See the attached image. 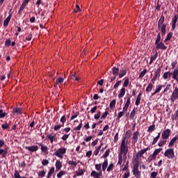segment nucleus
<instances>
[{"mask_svg":"<svg viewBox=\"0 0 178 178\" xmlns=\"http://www.w3.org/2000/svg\"><path fill=\"white\" fill-rule=\"evenodd\" d=\"M129 140L126 138H122L120 145V153L118 154V161L117 165H122L123 160L127 159V154H129Z\"/></svg>","mask_w":178,"mask_h":178,"instance_id":"f257e3e1","label":"nucleus"},{"mask_svg":"<svg viewBox=\"0 0 178 178\" xmlns=\"http://www.w3.org/2000/svg\"><path fill=\"white\" fill-rule=\"evenodd\" d=\"M132 163H133L132 172L134 176H135L136 178H140L141 170L138 169L140 166V160L138 159H135L132 161Z\"/></svg>","mask_w":178,"mask_h":178,"instance_id":"f03ea898","label":"nucleus"},{"mask_svg":"<svg viewBox=\"0 0 178 178\" xmlns=\"http://www.w3.org/2000/svg\"><path fill=\"white\" fill-rule=\"evenodd\" d=\"M163 23H165V17L163 15H161L158 22V28L161 31L162 37H163V35H165L166 34V24H165Z\"/></svg>","mask_w":178,"mask_h":178,"instance_id":"7ed1b4c3","label":"nucleus"},{"mask_svg":"<svg viewBox=\"0 0 178 178\" xmlns=\"http://www.w3.org/2000/svg\"><path fill=\"white\" fill-rule=\"evenodd\" d=\"M113 168H115V164L113 163H111L108 166V159H105L104 161L102 163V170L103 172H108V173H110L113 170Z\"/></svg>","mask_w":178,"mask_h":178,"instance_id":"20e7f679","label":"nucleus"},{"mask_svg":"<svg viewBox=\"0 0 178 178\" xmlns=\"http://www.w3.org/2000/svg\"><path fill=\"white\" fill-rule=\"evenodd\" d=\"M67 149L66 147L58 148L54 154L55 156L60 158V159H63V156L66 154Z\"/></svg>","mask_w":178,"mask_h":178,"instance_id":"39448f33","label":"nucleus"},{"mask_svg":"<svg viewBox=\"0 0 178 178\" xmlns=\"http://www.w3.org/2000/svg\"><path fill=\"white\" fill-rule=\"evenodd\" d=\"M46 140H49L50 141V144H54V143H58V134L51 133L48 134L46 136Z\"/></svg>","mask_w":178,"mask_h":178,"instance_id":"423d86ee","label":"nucleus"},{"mask_svg":"<svg viewBox=\"0 0 178 178\" xmlns=\"http://www.w3.org/2000/svg\"><path fill=\"white\" fill-rule=\"evenodd\" d=\"M164 156L168 159H173L175 158V149L173 148L167 149L164 152Z\"/></svg>","mask_w":178,"mask_h":178,"instance_id":"0eeeda50","label":"nucleus"},{"mask_svg":"<svg viewBox=\"0 0 178 178\" xmlns=\"http://www.w3.org/2000/svg\"><path fill=\"white\" fill-rule=\"evenodd\" d=\"M177 99H178V88L177 86H176L170 96V101L171 102H175Z\"/></svg>","mask_w":178,"mask_h":178,"instance_id":"6e6552de","label":"nucleus"},{"mask_svg":"<svg viewBox=\"0 0 178 178\" xmlns=\"http://www.w3.org/2000/svg\"><path fill=\"white\" fill-rule=\"evenodd\" d=\"M70 130H71L70 127H66L63 129V131L65 133V134H64L61 137V140H63V141H66L67 138H69V137L70 136V134H68V133L69 131H70Z\"/></svg>","mask_w":178,"mask_h":178,"instance_id":"1a4fd4ad","label":"nucleus"},{"mask_svg":"<svg viewBox=\"0 0 178 178\" xmlns=\"http://www.w3.org/2000/svg\"><path fill=\"white\" fill-rule=\"evenodd\" d=\"M170 137V129H167L164 130L161 134L162 140H168Z\"/></svg>","mask_w":178,"mask_h":178,"instance_id":"9d476101","label":"nucleus"},{"mask_svg":"<svg viewBox=\"0 0 178 178\" xmlns=\"http://www.w3.org/2000/svg\"><path fill=\"white\" fill-rule=\"evenodd\" d=\"M138 136H140V132L138 131H135L131 138L132 144H136L138 141Z\"/></svg>","mask_w":178,"mask_h":178,"instance_id":"9b49d317","label":"nucleus"},{"mask_svg":"<svg viewBox=\"0 0 178 178\" xmlns=\"http://www.w3.org/2000/svg\"><path fill=\"white\" fill-rule=\"evenodd\" d=\"M25 149H27V151H29V152H36V151H38V145L26 146L25 147Z\"/></svg>","mask_w":178,"mask_h":178,"instance_id":"f8f14e48","label":"nucleus"},{"mask_svg":"<svg viewBox=\"0 0 178 178\" xmlns=\"http://www.w3.org/2000/svg\"><path fill=\"white\" fill-rule=\"evenodd\" d=\"M90 176L94 178H101V176H102V171L98 172L95 170H92Z\"/></svg>","mask_w":178,"mask_h":178,"instance_id":"ddd939ff","label":"nucleus"},{"mask_svg":"<svg viewBox=\"0 0 178 178\" xmlns=\"http://www.w3.org/2000/svg\"><path fill=\"white\" fill-rule=\"evenodd\" d=\"M85 172H86V170L79 168L78 170H76L75 172V175L73 176V177L75 178V177H77L79 176H83V175H84Z\"/></svg>","mask_w":178,"mask_h":178,"instance_id":"4468645a","label":"nucleus"},{"mask_svg":"<svg viewBox=\"0 0 178 178\" xmlns=\"http://www.w3.org/2000/svg\"><path fill=\"white\" fill-rule=\"evenodd\" d=\"M162 87H165L163 85L159 84L156 86V89L153 93H152V97L154 95H156V94H159V92H161V90H162Z\"/></svg>","mask_w":178,"mask_h":178,"instance_id":"2eb2a0df","label":"nucleus"},{"mask_svg":"<svg viewBox=\"0 0 178 178\" xmlns=\"http://www.w3.org/2000/svg\"><path fill=\"white\" fill-rule=\"evenodd\" d=\"M131 98V96L127 98V102L125 103V105L123 107L124 112H127V111L129 109V106H130Z\"/></svg>","mask_w":178,"mask_h":178,"instance_id":"dca6fc26","label":"nucleus"},{"mask_svg":"<svg viewBox=\"0 0 178 178\" xmlns=\"http://www.w3.org/2000/svg\"><path fill=\"white\" fill-rule=\"evenodd\" d=\"M147 151H149V147L145 148L138 152V153L136 154V156H138V158H141L143 155H144V154L147 152Z\"/></svg>","mask_w":178,"mask_h":178,"instance_id":"f3484780","label":"nucleus"},{"mask_svg":"<svg viewBox=\"0 0 178 178\" xmlns=\"http://www.w3.org/2000/svg\"><path fill=\"white\" fill-rule=\"evenodd\" d=\"M178 15H175L172 20V30H175L176 29V23H177Z\"/></svg>","mask_w":178,"mask_h":178,"instance_id":"a211bd4d","label":"nucleus"},{"mask_svg":"<svg viewBox=\"0 0 178 178\" xmlns=\"http://www.w3.org/2000/svg\"><path fill=\"white\" fill-rule=\"evenodd\" d=\"M177 140H178V136L176 135L172 139L170 140V143L168 144V148H172V147L175 145Z\"/></svg>","mask_w":178,"mask_h":178,"instance_id":"6ab92c4d","label":"nucleus"},{"mask_svg":"<svg viewBox=\"0 0 178 178\" xmlns=\"http://www.w3.org/2000/svg\"><path fill=\"white\" fill-rule=\"evenodd\" d=\"M156 45V49H163L165 51V49L168 48L162 42H161L160 43H157V44Z\"/></svg>","mask_w":178,"mask_h":178,"instance_id":"aec40b11","label":"nucleus"},{"mask_svg":"<svg viewBox=\"0 0 178 178\" xmlns=\"http://www.w3.org/2000/svg\"><path fill=\"white\" fill-rule=\"evenodd\" d=\"M124 94H126V88H122L118 94L119 99H120L121 98H123V97H124Z\"/></svg>","mask_w":178,"mask_h":178,"instance_id":"412c9836","label":"nucleus"},{"mask_svg":"<svg viewBox=\"0 0 178 178\" xmlns=\"http://www.w3.org/2000/svg\"><path fill=\"white\" fill-rule=\"evenodd\" d=\"M56 172H59L62 169V163L60 161L58 160L56 162Z\"/></svg>","mask_w":178,"mask_h":178,"instance_id":"4be33fe9","label":"nucleus"},{"mask_svg":"<svg viewBox=\"0 0 178 178\" xmlns=\"http://www.w3.org/2000/svg\"><path fill=\"white\" fill-rule=\"evenodd\" d=\"M81 127H83V122H80L77 127H75L72 129V131L77 133V131H80L81 130Z\"/></svg>","mask_w":178,"mask_h":178,"instance_id":"5701e85b","label":"nucleus"},{"mask_svg":"<svg viewBox=\"0 0 178 178\" xmlns=\"http://www.w3.org/2000/svg\"><path fill=\"white\" fill-rule=\"evenodd\" d=\"M151 81L150 83L148 84L147 87L146 88V92H151L152 91V88H154V85Z\"/></svg>","mask_w":178,"mask_h":178,"instance_id":"b1692460","label":"nucleus"},{"mask_svg":"<svg viewBox=\"0 0 178 178\" xmlns=\"http://www.w3.org/2000/svg\"><path fill=\"white\" fill-rule=\"evenodd\" d=\"M38 145L41 147L40 149L42 152H44V154H47L48 152V146L44 145L41 143H38Z\"/></svg>","mask_w":178,"mask_h":178,"instance_id":"393cba45","label":"nucleus"},{"mask_svg":"<svg viewBox=\"0 0 178 178\" xmlns=\"http://www.w3.org/2000/svg\"><path fill=\"white\" fill-rule=\"evenodd\" d=\"M78 163H78L77 161H73V160H70V161H68V165H70V166L71 168H76V166H77Z\"/></svg>","mask_w":178,"mask_h":178,"instance_id":"a878e982","label":"nucleus"},{"mask_svg":"<svg viewBox=\"0 0 178 178\" xmlns=\"http://www.w3.org/2000/svg\"><path fill=\"white\" fill-rule=\"evenodd\" d=\"M12 17V15H9V16H8L6 19L3 22V26L4 27H8V25L9 24V22H10V19Z\"/></svg>","mask_w":178,"mask_h":178,"instance_id":"bb28decb","label":"nucleus"},{"mask_svg":"<svg viewBox=\"0 0 178 178\" xmlns=\"http://www.w3.org/2000/svg\"><path fill=\"white\" fill-rule=\"evenodd\" d=\"M103 143H100V145L97 147V149L93 152L94 155L97 156L99 154V151H101V148H102Z\"/></svg>","mask_w":178,"mask_h":178,"instance_id":"cd10ccee","label":"nucleus"},{"mask_svg":"<svg viewBox=\"0 0 178 178\" xmlns=\"http://www.w3.org/2000/svg\"><path fill=\"white\" fill-rule=\"evenodd\" d=\"M170 76H172V72H170V71L165 72L163 75V79L164 80H168V79H169Z\"/></svg>","mask_w":178,"mask_h":178,"instance_id":"c85d7f7f","label":"nucleus"},{"mask_svg":"<svg viewBox=\"0 0 178 178\" xmlns=\"http://www.w3.org/2000/svg\"><path fill=\"white\" fill-rule=\"evenodd\" d=\"M156 159V156L154 153L150 154L147 158V161L149 162H152V161H155Z\"/></svg>","mask_w":178,"mask_h":178,"instance_id":"c756f323","label":"nucleus"},{"mask_svg":"<svg viewBox=\"0 0 178 178\" xmlns=\"http://www.w3.org/2000/svg\"><path fill=\"white\" fill-rule=\"evenodd\" d=\"M168 142L167 139H161L159 143H158V145L159 147H163V145H165L166 144V143Z\"/></svg>","mask_w":178,"mask_h":178,"instance_id":"7c9ffc66","label":"nucleus"},{"mask_svg":"<svg viewBox=\"0 0 178 178\" xmlns=\"http://www.w3.org/2000/svg\"><path fill=\"white\" fill-rule=\"evenodd\" d=\"M141 93H139L138 95L137 96L136 102H135V105H136V106H138V105H140V102H141Z\"/></svg>","mask_w":178,"mask_h":178,"instance_id":"2f4dec72","label":"nucleus"},{"mask_svg":"<svg viewBox=\"0 0 178 178\" xmlns=\"http://www.w3.org/2000/svg\"><path fill=\"white\" fill-rule=\"evenodd\" d=\"M158 58V53H155L154 56H152L150 58L149 65H152L154 63V61Z\"/></svg>","mask_w":178,"mask_h":178,"instance_id":"473e14b6","label":"nucleus"},{"mask_svg":"<svg viewBox=\"0 0 178 178\" xmlns=\"http://www.w3.org/2000/svg\"><path fill=\"white\" fill-rule=\"evenodd\" d=\"M112 72H113V76H118L119 75V68L116 67H113L112 68Z\"/></svg>","mask_w":178,"mask_h":178,"instance_id":"72a5a7b5","label":"nucleus"},{"mask_svg":"<svg viewBox=\"0 0 178 178\" xmlns=\"http://www.w3.org/2000/svg\"><path fill=\"white\" fill-rule=\"evenodd\" d=\"M55 172V168L54 167H52L49 172H48V175H47V178H51L52 177V175H54V173Z\"/></svg>","mask_w":178,"mask_h":178,"instance_id":"f704fd0d","label":"nucleus"},{"mask_svg":"<svg viewBox=\"0 0 178 178\" xmlns=\"http://www.w3.org/2000/svg\"><path fill=\"white\" fill-rule=\"evenodd\" d=\"M161 138V133H159L158 135L154 138L152 145H155L156 143H158V140Z\"/></svg>","mask_w":178,"mask_h":178,"instance_id":"c9c22d12","label":"nucleus"},{"mask_svg":"<svg viewBox=\"0 0 178 178\" xmlns=\"http://www.w3.org/2000/svg\"><path fill=\"white\" fill-rule=\"evenodd\" d=\"M126 74H127V70H124L120 72L119 74V79H122V77H124V76H126Z\"/></svg>","mask_w":178,"mask_h":178,"instance_id":"e433bc0d","label":"nucleus"},{"mask_svg":"<svg viewBox=\"0 0 178 178\" xmlns=\"http://www.w3.org/2000/svg\"><path fill=\"white\" fill-rule=\"evenodd\" d=\"M124 113H127V111H124V108L122 109V111H120L117 115V119H120L122 116L124 115Z\"/></svg>","mask_w":178,"mask_h":178,"instance_id":"4c0bfd02","label":"nucleus"},{"mask_svg":"<svg viewBox=\"0 0 178 178\" xmlns=\"http://www.w3.org/2000/svg\"><path fill=\"white\" fill-rule=\"evenodd\" d=\"M161 72H162V68L160 67L154 72V75L161 77Z\"/></svg>","mask_w":178,"mask_h":178,"instance_id":"58836bf2","label":"nucleus"},{"mask_svg":"<svg viewBox=\"0 0 178 178\" xmlns=\"http://www.w3.org/2000/svg\"><path fill=\"white\" fill-rule=\"evenodd\" d=\"M173 36V33L172 32H170L166 38L165 39V42H166V41H170V40H172V37Z\"/></svg>","mask_w":178,"mask_h":178,"instance_id":"ea45409f","label":"nucleus"},{"mask_svg":"<svg viewBox=\"0 0 178 178\" xmlns=\"http://www.w3.org/2000/svg\"><path fill=\"white\" fill-rule=\"evenodd\" d=\"M66 175V171L65 170H60L58 174H57V177L58 178H62L63 176H65Z\"/></svg>","mask_w":178,"mask_h":178,"instance_id":"a19ab883","label":"nucleus"},{"mask_svg":"<svg viewBox=\"0 0 178 178\" xmlns=\"http://www.w3.org/2000/svg\"><path fill=\"white\" fill-rule=\"evenodd\" d=\"M147 69L143 70L139 74V79H143L145 74H147Z\"/></svg>","mask_w":178,"mask_h":178,"instance_id":"79ce46f5","label":"nucleus"},{"mask_svg":"<svg viewBox=\"0 0 178 178\" xmlns=\"http://www.w3.org/2000/svg\"><path fill=\"white\" fill-rule=\"evenodd\" d=\"M116 105V99H113L109 104L110 108L113 109V107Z\"/></svg>","mask_w":178,"mask_h":178,"instance_id":"37998d69","label":"nucleus"},{"mask_svg":"<svg viewBox=\"0 0 178 178\" xmlns=\"http://www.w3.org/2000/svg\"><path fill=\"white\" fill-rule=\"evenodd\" d=\"M108 115H109V111L108 110H106V111L103 113V114L102 115L101 119L102 120L106 119V117L108 116Z\"/></svg>","mask_w":178,"mask_h":178,"instance_id":"c03bdc74","label":"nucleus"},{"mask_svg":"<svg viewBox=\"0 0 178 178\" xmlns=\"http://www.w3.org/2000/svg\"><path fill=\"white\" fill-rule=\"evenodd\" d=\"M129 83H130V79H129V78H126L122 85L123 86L122 88H124V87H127V86H129Z\"/></svg>","mask_w":178,"mask_h":178,"instance_id":"a18cd8bd","label":"nucleus"},{"mask_svg":"<svg viewBox=\"0 0 178 178\" xmlns=\"http://www.w3.org/2000/svg\"><path fill=\"white\" fill-rule=\"evenodd\" d=\"M130 137H131V131L128 130L126 131L124 138L126 140L127 138H130Z\"/></svg>","mask_w":178,"mask_h":178,"instance_id":"49530a36","label":"nucleus"},{"mask_svg":"<svg viewBox=\"0 0 178 178\" xmlns=\"http://www.w3.org/2000/svg\"><path fill=\"white\" fill-rule=\"evenodd\" d=\"M62 127H63V124H56L54 126V130L55 131H58V130H60V129H62Z\"/></svg>","mask_w":178,"mask_h":178,"instance_id":"de8ad7c7","label":"nucleus"},{"mask_svg":"<svg viewBox=\"0 0 178 178\" xmlns=\"http://www.w3.org/2000/svg\"><path fill=\"white\" fill-rule=\"evenodd\" d=\"M13 112V113L22 115V108H14Z\"/></svg>","mask_w":178,"mask_h":178,"instance_id":"09e8293b","label":"nucleus"},{"mask_svg":"<svg viewBox=\"0 0 178 178\" xmlns=\"http://www.w3.org/2000/svg\"><path fill=\"white\" fill-rule=\"evenodd\" d=\"M155 130V124H153L152 125L149 126L147 129L148 133H152Z\"/></svg>","mask_w":178,"mask_h":178,"instance_id":"8fccbe9b","label":"nucleus"},{"mask_svg":"<svg viewBox=\"0 0 178 178\" xmlns=\"http://www.w3.org/2000/svg\"><path fill=\"white\" fill-rule=\"evenodd\" d=\"M8 152H6V150L0 148V155H2L3 158H5Z\"/></svg>","mask_w":178,"mask_h":178,"instance_id":"3c124183","label":"nucleus"},{"mask_svg":"<svg viewBox=\"0 0 178 178\" xmlns=\"http://www.w3.org/2000/svg\"><path fill=\"white\" fill-rule=\"evenodd\" d=\"M101 118V111H98L96 114L94 115V119L98 120Z\"/></svg>","mask_w":178,"mask_h":178,"instance_id":"603ef678","label":"nucleus"},{"mask_svg":"<svg viewBox=\"0 0 178 178\" xmlns=\"http://www.w3.org/2000/svg\"><path fill=\"white\" fill-rule=\"evenodd\" d=\"M109 154H111V149H108L103 154L102 158H108V156H109Z\"/></svg>","mask_w":178,"mask_h":178,"instance_id":"864d4df0","label":"nucleus"},{"mask_svg":"<svg viewBox=\"0 0 178 178\" xmlns=\"http://www.w3.org/2000/svg\"><path fill=\"white\" fill-rule=\"evenodd\" d=\"M47 174V172H45V170H42V171H40L38 172V176L40 177V178H42V177H45V175Z\"/></svg>","mask_w":178,"mask_h":178,"instance_id":"5fc2aeb1","label":"nucleus"},{"mask_svg":"<svg viewBox=\"0 0 178 178\" xmlns=\"http://www.w3.org/2000/svg\"><path fill=\"white\" fill-rule=\"evenodd\" d=\"M95 166L96 170H98L99 172H102L101 170V169H102V164H101V163L95 164Z\"/></svg>","mask_w":178,"mask_h":178,"instance_id":"6e6d98bb","label":"nucleus"},{"mask_svg":"<svg viewBox=\"0 0 178 178\" xmlns=\"http://www.w3.org/2000/svg\"><path fill=\"white\" fill-rule=\"evenodd\" d=\"M135 116H136V108H134L130 113V119L133 120Z\"/></svg>","mask_w":178,"mask_h":178,"instance_id":"4d7b16f0","label":"nucleus"},{"mask_svg":"<svg viewBox=\"0 0 178 178\" xmlns=\"http://www.w3.org/2000/svg\"><path fill=\"white\" fill-rule=\"evenodd\" d=\"M60 121L61 122V124H63V126H65V123H66V115H63L61 118H60Z\"/></svg>","mask_w":178,"mask_h":178,"instance_id":"13d9d810","label":"nucleus"},{"mask_svg":"<svg viewBox=\"0 0 178 178\" xmlns=\"http://www.w3.org/2000/svg\"><path fill=\"white\" fill-rule=\"evenodd\" d=\"M159 77L158 76V75H154L153 78L151 79L152 83H153V84H155V81H156V80H159Z\"/></svg>","mask_w":178,"mask_h":178,"instance_id":"bf43d9fd","label":"nucleus"},{"mask_svg":"<svg viewBox=\"0 0 178 178\" xmlns=\"http://www.w3.org/2000/svg\"><path fill=\"white\" fill-rule=\"evenodd\" d=\"M24 8H26V6H22V4L18 10V15H19V16H21V15L23 13V10H24Z\"/></svg>","mask_w":178,"mask_h":178,"instance_id":"052dcab7","label":"nucleus"},{"mask_svg":"<svg viewBox=\"0 0 178 178\" xmlns=\"http://www.w3.org/2000/svg\"><path fill=\"white\" fill-rule=\"evenodd\" d=\"M14 178H26V177H21L19 171H15L14 174Z\"/></svg>","mask_w":178,"mask_h":178,"instance_id":"680f3d73","label":"nucleus"},{"mask_svg":"<svg viewBox=\"0 0 178 178\" xmlns=\"http://www.w3.org/2000/svg\"><path fill=\"white\" fill-rule=\"evenodd\" d=\"M162 148H159V149H156L153 154L156 156L158 155V154H160V152H162Z\"/></svg>","mask_w":178,"mask_h":178,"instance_id":"e2e57ef3","label":"nucleus"},{"mask_svg":"<svg viewBox=\"0 0 178 178\" xmlns=\"http://www.w3.org/2000/svg\"><path fill=\"white\" fill-rule=\"evenodd\" d=\"M160 42H161V33H159L157 35V38H156V41H155V44L156 45L157 44H159Z\"/></svg>","mask_w":178,"mask_h":178,"instance_id":"0e129e2a","label":"nucleus"},{"mask_svg":"<svg viewBox=\"0 0 178 178\" xmlns=\"http://www.w3.org/2000/svg\"><path fill=\"white\" fill-rule=\"evenodd\" d=\"M49 163V160H47V159H43L42 161V165H43V166H48V164Z\"/></svg>","mask_w":178,"mask_h":178,"instance_id":"69168bd1","label":"nucleus"},{"mask_svg":"<svg viewBox=\"0 0 178 178\" xmlns=\"http://www.w3.org/2000/svg\"><path fill=\"white\" fill-rule=\"evenodd\" d=\"M130 177V171H126L122 175V178H129Z\"/></svg>","mask_w":178,"mask_h":178,"instance_id":"338daca9","label":"nucleus"},{"mask_svg":"<svg viewBox=\"0 0 178 178\" xmlns=\"http://www.w3.org/2000/svg\"><path fill=\"white\" fill-rule=\"evenodd\" d=\"M156 176H158V172H152L150 175V178H156Z\"/></svg>","mask_w":178,"mask_h":178,"instance_id":"774afa93","label":"nucleus"}]
</instances>
